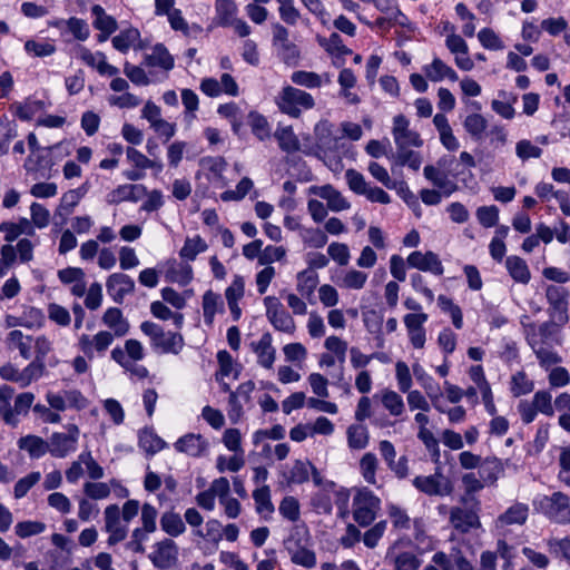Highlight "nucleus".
<instances>
[{"instance_id": "7", "label": "nucleus", "mask_w": 570, "mask_h": 570, "mask_svg": "<svg viewBox=\"0 0 570 570\" xmlns=\"http://www.w3.org/2000/svg\"><path fill=\"white\" fill-rule=\"evenodd\" d=\"M540 507L548 517L558 522L570 520L569 498L562 492H554L550 497H544L540 501Z\"/></svg>"}, {"instance_id": "2", "label": "nucleus", "mask_w": 570, "mask_h": 570, "mask_svg": "<svg viewBox=\"0 0 570 570\" xmlns=\"http://www.w3.org/2000/svg\"><path fill=\"white\" fill-rule=\"evenodd\" d=\"M277 105L284 114L298 118L302 109H311L314 107L315 102L311 94L292 86H287L283 89Z\"/></svg>"}, {"instance_id": "30", "label": "nucleus", "mask_w": 570, "mask_h": 570, "mask_svg": "<svg viewBox=\"0 0 570 570\" xmlns=\"http://www.w3.org/2000/svg\"><path fill=\"white\" fill-rule=\"evenodd\" d=\"M154 346L160 348L163 353L178 354L184 346V337L180 333L164 332Z\"/></svg>"}, {"instance_id": "17", "label": "nucleus", "mask_w": 570, "mask_h": 570, "mask_svg": "<svg viewBox=\"0 0 570 570\" xmlns=\"http://www.w3.org/2000/svg\"><path fill=\"white\" fill-rule=\"evenodd\" d=\"M102 323L109 327L115 336L122 337L125 336L130 328L129 322L124 317L121 309L118 307H109L104 316Z\"/></svg>"}, {"instance_id": "20", "label": "nucleus", "mask_w": 570, "mask_h": 570, "mask_svg": "<svg viewBox=\"0 0 570 570\" xmlns=\"http://www.w3.org/2000/svg\"><path fill=\"white\" fill-rule=\"evenodd\" d=\"M7 342L9 347L17 348L24 360L31 357V351L33 348L32 336L24 335L19 330H13L8 334Z\"/></svg>"}, {"instance_id": "16", "label": "nucleus", "mask_w": 570, "mask_h": 570, "mask_svg": "<svg viewBox=\"0 0 570 570\" xmlns=\"http://www.w3.org/2000/svg\"><path fill=\"white\" fill-rule=\"evenodd\" d=\"M252 347L257 354L258 364L265 368H272L275 362V348L272 345V335L266 332L258 342H253Z\"/></svg>"}, {"instance_id": "3", "label": "nucleus", "mask_w": 570, "mask_h": 570, "mask_svg": "<svg viewBox=\"0 0 570 570\" xmlns=\"http://www.w3.org/2000/svg\"><path fill=\"white\" fill-rule=\"evenodd\" d=\"M79 429L69 424L67 432L52 433L48 440V452L55 458H66L77 449Z\"/></svg>"}, {"instance_id": "9", "label": "nucleus", "mask_w": 570, "mask_h": 570, "mask_svg": "<svg viewBox=\"0 0 570 570\" xmlns=\"http://www.w3.org/2000/svg\"><path fill=\"white\" fill-rule=\"evenodd\" d=\"M112 333L108 331H100L92 337L82 334L79 338V347L86 356L89 358L94 357V352L99 354L105 353L114 342Z\"/></svg>"}, {"instance_id": "26", "label": "nucleus", "mask_w": 570, "mask_h": 570, "mask_svg": "<svg viewBox=\"0 0 570 570\" xmlns=\"http://www.w3.org/2000/svg\"><path fill=\"white\" fill-rule=\"evenodd\" d=\"M505 267L510 276L518 283L528 284L531 274L524 259L519 256H509L505 259Z\"/></svg>"}, {"instance_id": "47", "label": "nucleus", "mask_w": 570, "mask_h": 570, "mask_svg": "<svg viewBox=\"0 0 570 570\" xmlns=\"http://www.w3.org/2000/svg\"><path fill=\"white\" fill-rule=\"evenodd\" d=\"M279 513L292 522H296L299 519V503L294 497H285L278 507Z\"/></svg>"}, {"instance_id": "60", "label": "nucleus", "mask_w": 570, "mask_h": 570, "mask_svg": "<svg viewBox=\"0 0 570 570\" xmlns=\"http://www.w3.org/2000/svg\"><path fill=\"white\" fill-rule=\"evenodd\" d=\"M551 394L547 391H538L533 396L532 405L537 411L546 414L548 416H552L554 414V410L551 403Z\"/></svg>"}, {"instance_id": "63", "label": "nucleus", "mask_w": 570, "mask_h": 570, "mask_svg": "<svg viewBox=\"0 0 570 570\" xmlns=\"http://www.w3.org/2000/svg\"><path fill=\"white\" fill-rule=\"evenodd\" d=\"M48 317L60 326H67L71 321L69 311L56 303L48 305Z\"/></svg>"}, {"instance_id": "61", "label": "nucleus", "mask_w": 570, "mask_h": 570, "mask_svg": "<svg viewBox=\"0 0 570 570\" xmlns=\"http://www.w3.org/2000/svg\"><path fill=\"white\" fill-rule=\"evenodd\" d=\"M363 478L366 482L374 484L375 483V471L377 466L376 456L373 453H365L360 462Z\"/></svg>"}, {"instance_id": "53", "label": "nucleus", "mask_w": 570, "mask_h": 570, "mask_svg": "<svg viewBox=\"0 0 570 570\" xmlns=\"http://www.w3.org/2000/svg\"><path fill=\"white\" fill-rule=\"evenodd\" d=\"M515 154L521 160L525 161L530 158H540L542 149L533 145L530 140L522 139L517 142Z\"/></svg>"}, {"instance_id": "64", "label": "nucleus", "mask_w": 570, "mask_h": 570, "mask_svg": "<svg viewBox=\"0 0 570 570\" xmlns=\"http://www.w3.org/2000/svg\"><path fill=\"white\" fill-rule=\"evenodd\" d=\"M366 279L367 274L361 271L351 269L343 277L342 284L346 288L361 289L364 287Z\"/></svg>"}, {"instance_id": "44", "label": "nucleus", "mask_w": 570, "mask_h": 570, "mask_svg": "<svg viewBox=\"0 0 570 570\" xmlns=\"http://www.w3.org/2000/svg\"><path fill=\"white\" fill-rule=\"evenodd\" d=\"M347 441L352 449L361 450L367 445L368 434L364 426L352 425L347 429Z\"/></svg>"}, {"instance_id": "56", "label": "nucleus", "mask_w": 570, "mask_h": 570, "mask_svg": "<svg viewBox=\"0 0 570 570\" xmlns=\"http://www.w3.org/2000/svg\"><path fill=\"white\" fill-rule=\"evenodd\" d=\"M386 521L382 520L375 523L364 533L363 542L367 548L373 549L377 546L380 539L383 537L386 530Z\"/></svg>"}, {"instance_id": "22", "label": "nucleus", "mask_w": 570, "mask_h": 570, "mask_svg": "<svg viewBox=\"0 0 570 570\" xmlns=\"http://www.w3.org/2000/svg\"><path fill=\"white\" fill-rule=\"evenodd\" d=\"M145 63L150 67H160L165 70H170L174 68V58L164 45L157 43L153 52L145 56Z\"/></svg>"}, {"instance_id": "42", "label": "nucleus", "mask_w": 570, "mask_h": 570, "mask_svg": "<svg viewBox=\"0 0 570 570\" xmlns=\"http://www.w3.org/2000/svg\"><path fill=\"white\" fill-rule=\"evenodd\" d=\"M463 126L473 138L479 139L487 129L488 121L480 114H471L464 119Z\"/></svg>"}, {"instance_id": "6", "label": "nucleus", "mask_w": 570, "mask_h": 570, "mask_svg": "<svg viewBox=\"0 0 570 570\" xmlns=\"http://www.w3.org/2000/svg\"><path fill=\"white\" fill-rule=\"evenodd\" d=\"M413 485L428 495L444 497L453 491L451 481L439 472L433 475L416 476L413 480Z\"/></svg>"}, {"instance_id": "38", "label": "nucleus", "mask_w": 570, "mask_h": 570, "mask_svg": "<svg viewBox=\"0 0 570 570\" xmlns=\"http://www.w3.org/2000/svg\"><path fill=\"white\" fill-rule=\"evenodd\" d=\"M394 158L399 166H407L415 171L420 169L422 164L420 153L410 149V147L396 148Z\"/></svg>"}, {"instance_id": "36", "label": "nucleus", "mask_w": 570, "mask_h": 570, "mask_svg": "<svg viewBox=\"0 0 570 570\" xmlns=\"http://www.w3.org/2000/svg\"><path fill=\"white\" fill-rule=\"evenodd\" d=\"M413 373L419 382L423 385L426 391V394L431 400H440L442 396L440 386L434 382V380L425 373L423 367L420 364L413 365Z\"/></svg>"}, {"instance_id": "51", "label": "nucleus", "mask_w": 570, "mask_h": 570, "mask_svg": "<svg viewBox=\"0 0 570 570\" xmlns=\"http://www.w3.org/2000/svg\"><path fill=\"white\" fill-rule=\"evenodd\" d=\"M476 217L483 227H493L499 220V208L494 205L479 207L476 210Z\"/></svg>"}, {"instance_id": "1", "label": "nucleus", "mask_w": 570, "mask_h": 570, "mask_svg": "<svg viewBox=\"0 0 570 570\" xmlns=\"http://www.w3.org/2000/svg\"><path fill=\"white\" fill-rule=\"evenodd\" d=\"M381 508V500L367 488L358 489L353 498V518L360 527L370 525Z\"/></svg>"}, {"instance_id": "58", "label": "nucleus", "mask_w": 570, "mask_h": 570, "mask_svg": "<svg viewBox=\"0 0 570 570\" xmlns=\"http://www.w3.org/2000/svg\"><path fill=\"white\" fill-rule=\"evenodd\" d=\"M479 41L485 49L500 50L503 43L499 36L490 28H483L478 33Z\"/></svg>"}, {"instance_id": "5", "label": "nucleus", "mask_w": 570, "mask_h": 570, "mask_svg": "<svg viewBox=\"0 0 570 570\" xmlns=\"http://www.w3.org/2000/svg\"><path fill=\"white\" fill-rule=\"evenodd\" d=\"M392 135L396 148L421 147L423 145L419 132L410 129V121L404 115H396L393 118Z\"/></svg>"}, {"instance_id": "55", "label": "nucleus", "mask_w": 570, "mask_h": 570, "mask_svg": "<svg viewBox=\"0 0 570 570\" xmlns=\"http://www.w3.org/2000/svg\"><path fill=\"white\" fill-rule=\"evenodd\" d=\"M41 479L40 472H31L28 475L21 478L14 485V497L20 499L24 497L28 491L37 484Z\"/></svg>"}, {"instance_id": "32", "label": "nucleus", "mask_w": 570, "mask_h": 570, "mask_svg": "<svg viewBox=\"0 0 570 570\" xmlns=\"http://www.w3.org/2000/svg\"><path fill=\"white\" fill-rule=\"evenodd\" d=\"M308 547L309 546H303L287 550L291 561L296 566H301L307 569L314 568L317 563L316 553Z\"/></svg>"}, {"instance_id": "41", "label": "nucleus", "mask_w": 570, "mask_h": 570, "mask_svg": "<svg viewBox=\"0 0 570 570\" xmlns=\"http://www.w3.org/2000/svg\"><path fill=\"white\" fill-rule=\"evenodd\" d=\"M14 115L21 120H31L33 116L45 108L41 100H28L24 104H17L13 106Z\"/></svg>"}, {"instance_id": "48", "label": "nucleus", "mask_w": 570, "mask_h": 570, "mask_svg": "<svg viewBox=\"0 0 570 570\" xmlns=\"http://www.w3.org/2000/svg\"><path fill=\"white\" fill-rule=\"evenodd\" d=\"M393 564L395 570H417L421 560L414 553L405 551L393 558Z\"/></svg>"}, {"instance_id": "11", "label": "nucleus", "mask_w": 570, "mask_h": 570, "mask_svg": "<svg viewBox=\"0 0 570 570\" xmlns=\"http://www.w3.org/2000/svg\"><path fill=\"white\" fill-rule=\"evenodd\" d=\"M106 287L111 298L116 303L121 304L125 296L135 291V282L127 274L114 273L107 278Z\"/></svg>"}, {"instance_id": "45", "label": "nucleus", "mask_w": 570, "mask_h": 570, "mask_svg": "<svg viewBox=\"0 0 570 570\" xmlns=\"http://www.w3.org/2000/svg\"><path fill=\"white\" fill-rule=\"evenodd\" d=\"M511 392L514 396H521L529 394L534 389L533 381L527 377V374L522 371L515 373L511 380Z\"/></svg>"}, {"instance_id": "27", "label": "nucleus", "mask_w": 570, "mask_h": 570, "mask_svg": "<svg viewBox=\"0 0 570 570\" xmlns=\"http://www.w3.org/2000/svg\"><path fill=\"white\" fill-rule=\"evenodd\" d=\"M138 444L148 455H154L167 446V443L149 429L139 432Z\"/></svg>"}, {"instance_id": "33", "label": "nucleus", "mask_w": 570, "mask_h": 570, "mask_svg": "<svg viewBox=\"0 0 570 570\" xmlns=\"http://www.w3.org/2000/svg\"><path fill=\"white\" fill-rule=\"evenodd\" d=\"M275 138L277 139L278 146L283 151L292 154L299 150V140L291 126L278 128L275 131Z\"/></svg>"}, {"instance_id": "62", "label": "nucleus", "mask_w": 570, "mask_h": 570, "mask_svg": "<svg viewBox=\"0 0 570 570\" xmlns=\"http://www.w3.org/2000/svg\"><path fill=\"white\" fill-rule=\"evenodd\" d=\"M285 255H286V250L284 247H282V246L276 247V246L268 245L261 253V255L258 257V263H259V265L268 266L273 262H278V261L283 259L285 257Z\"/></svg>"}, {"instance_id": "49", "label": "nucleus", "mask_w": 570, "mask_h": 570, "mask_svg": "<svg viewBox=\"0 0 570 570\" xmlns=\"http://www.w3.org/2000/svg\"><path fill=\"white\" fill-rule=\"evenodd\" d=\"M291 80L298 86L307 88H318L322 85L320 75L312 71H295L291 76Z\"/></svg>"}, {"instance_id": "28", "label": "nucleus", "mask_w": 570, "mask_h": 570, "mask_svg": "<svg viewBox=\"0 0 570 570\" xmlns=\"http://www.w3.org/2000/svg\"><path fill=\"white\" fill-rule=\"evenodd\" d=\"M160 527L170 537H178L186 531V525L180 514L174 511H167L161 514Z\"/></svg>"}, {"instance_id": "39", "label": "nucleus", "mask_w": 570, "mask_h": 570, "mask_svg": "<svg viewBox=\"0 0 570 570\" xmlns=\"http://www.w3.org/2000/svg\"><path fill=\"white\" fill-rule=\"evenodd\" d=\"M546 296L556 311L566 309L568 291L563 286L549 285L546 289Z\"/></svg>"}, {"instance_id": "25", "label": "nucleus", "mask_w": 570, "mask_h": 570, "mask_svg": "<svg viewBox=\"0 0 570 570\" xmlns=\"http://www.w3.org/2000/svg\"><path fill=\"white\" fill-rule=\"evenodd\" d=\"M317 195L327 202L328 208L333 212H341L350 208V203L331 185L320 187Z\"/></svg>"}, {"instance_id": "13", "label": "nucleus", "mask_w": 570, "mask_h": 570, "mask_svg": "<svg viewBox=\"0 0 570 570\" xmlns=\"http://www.w3.org/2000/svg\"><path fill=\"white\" fill-rule=\"evenodd\" d=\"M316 147L322 151H334L338 148V138L333 134V125L322 120L314 128Z\"/></svg>"}, {"instance_id": "29", "label": "nucleus", "mask_w": 570, "mask_h": 570, "mask_svg": "<svg viewBox=\"0 0 570 570\" xmlns=\"http://www.w3.org/2000/svg\"><path fill=\"white\" fill-rule=\"evenodd\" d=\"M425 75L434 82L441 81L444 78H449L452 81L458 80L456 72L439 58H434L432 63L425 67Z\"/></svg>"}, {"instance_id": "46", "label": "nucleus", "mask_w": 570, "mask_h": 570, "mask_svg": "<svg viewBox=\"0 0 570 570\" xmlns=\"http://www.w3.org/2000/svg\"><path fill=\"white\" fill-rule=\"evenodd\" d=\"M253 498L256 503V510L258 513L274 512V505L271 501V490L268 485H263L253 492Z\"/></svg>"}, {"instance_id": "57", "label": "nucleus", "mask_w": 570, "mask_h": 570, "mask_svg": "<svg viewBox=\"0 0 570 570\" xmlns=\"http://www.w3.org/2000/svg\"><path fill=\"white\" fill-rule=\"evenodd\" d=\"M396 191L401 196V198L405 202V204L415 213L416 216H420L421 206L417 197L410 190L407 184L405 181L396 183Z\"/></svg>"}, {"instance_id": "54", "label": "nucleus", "mask_w": 570, "mask_h": 570, "mask_svg": "<svg viewBox=\"0 0 570 570\" xmlns=\"http://www.w3.org/2000/svg\"><path fill=\"white\" fill-rule=\"evenodd\" d=\"M46 529L45 523L39 521H22L16 524V534L20 538H28L42 533Z\"/></svg>"}, {"instance_id": "52", "label": "nucleus", "mask_w": 570, "mask_h": 570, "mask_svg": "<svg viewBox=\"0 0 570 570\" xmlns=\"http://www.w3.org/2000/svg\"><path fill=\"white\" fill-rule=\"evenodd\" d=\"M345 177H346L348 187L354 193H356L358 195L366 194L370 186L361 173L356 171L355 169H347L345 173Z\"/></svg>"}, {"instance_id": "23", "label": "nucleus", "mask_w": 570, "mask_h": 570, "mask_svg": "<svg viewBox=\"0 0 570 570\" xmlns=\"http://www.w3.org/2000/svg\"><path fill=\"white\" fill-rule=\"evenodd\" d=\"M286 551L303 546H311V534L305 523H296L292 527L288 537L284 540Z\"/></svg>"}, {"instance_id": "8", "label": "nucleus", "mask_w": 570, "mask_h": 570, "mask_svg": "<svg viewBox=\"0 0 570 570\" xmlns=\"http://www.w3.org/2000/svg\"><path fill=\"white\" fill-rule=\"evenodd\" d=\"M178 548L174 540L164 539L155 544V551L149 556L158 569H168L177 561Z\"/></svg>"}, {"instance_id": "59", "label": "nucleus", "mask_w": 570, "mask_h": 570, "mask_svg": "<svg viewBox=\"0 0 570 570\" xmlns=\"http://www.w3.org/2000/svg\"><path fill=\"white\" fill-rule=\"evenodd\" d=\"M24 50L35 57H48L55 53L56 47L50 42L28 40L24 43Z\"/></svg>"}, {"instance_id": "21", "label": "nucleus", "mask_w": 570, "mask_h": 570, "mask_svg": "<svg viewBox=\"0 0 570 570\" xmlns=\"http://www.w3.org/2000/svg\"><path fill=\"white\" fill-rule=\"evenodd\" d=\"M529 515V507L524 503H514L504 513L498 518V522L502 525L519 524L527 522Z\"/></svg>"}, {"instance_id": "15", "label": "nucleus", "mask_w": 570, "mask_h": 570, "mask_svg": "<svg viewBox=\"0 0 570 570\" xmlns=\"http://www.w3.org/2000/svg\"><path fill=\"white\" fill-rule=\"evenodd\" d=\"M147 194L144 185H121L107 195L108 204H119L125 200L138 202L141 196Z\"/></svg>"}, {"instance_id": "19", "label": "nucleus", "mask_w": 570, "mask_h": 570, "mask_svg": "<svg viewBox=\"0 0 570 570\" xmlns=\"http://www.w3.org/2000/svg\"><path fill=\"white\" fill-rule=\"evenodd\" d=\"M86 186H81L77 189H70L65 193L60 199V204L55 213L56 217L61 218V223H65L67 216L71 214L72 209L79 204L80 199L86 194Z\"/></svg>"}, {"instance_id": "18", "label": "nucleus", "mask_w": 570, "mask_h": 570, "mask_svg": "<svg viewBox=\"0 0 570 570\" xmlns=\"http://www.w3.org/2000/svg\"><path fill=\"white\" fill-rule=\"evenodd\" d=\"M504 473L503 462L493 456L482 461L479 468V475L485 485H494L500 476Z\"/></svg>"}, {"instance_id": "31", "label": "nucleus", "mask_w": 570, "mask_h": 570, "mask_svg": "<svg viewBox=\"0 0 570 570\" xmlns=\"http://www.w3.org/2000/svg\"><path fill=\"white\" fill-rule=\"evenodd\" d=\"M318 284V275L312 269H305L297 274V291L311 302V297Z\"/></svg>"}, {"instance_id": "43", "label": "nucleus", "mask_w": 570, "mask_h": 570, "mask_svg": "<svg viewBox=\"0 0 570 570\" xmlns=\"http://www.w3.org/2000/svg\"><path fill=\"white\" fill-rule=\"evenodd\" d=\"M46 370V364L33 360L21 371V387L28 386L32 381L40 379Z\"/></svg>"}, {"instance_id": "4", "label": "nucleus", "mask_w": 570, "mask_h": 570, "mask_svg": "<svg viewBox=\"0 0 570 570\" xmlns=\"http://www.w3.org/2000/svg\"><path fill=\"white\" fill-rule=\"evenodd\" d=\"M266 307V316L272 325L281 332L293 333L295 331V322L282 303L275 296H266L264 298Z\"/></svg>"}, {"instance_id": "24", "label": "nucleus", "mask_w": 570, "mask_h": 570, "mask_svg": "<svg viewBox=\"0 0 570 570\" xmlns=\"http://www.w3.org/2000/svg\"><path fill=\"white\" fill-rule=\"evenodd\" d=\"M18 445L21 450L27 451L33 459H39L48 452V441L37 435H27L20 438Z\"/></svg>"}, {"instance_id": "10", "label": "nucleus", "mask_w": 570, "mask_h": 570, "mask_svg": "<svg viewBox=\"0 0 570 570\" xmlns=\"http://www.w3.org/2000/svg\"><path fill=\"white\" fill-rule=\"evenodd\" d=\"M407 264L412 268H416L422 272H430L436 276H441L444 273L442 262L439 256L433 252H413L406 259Z\"/></svg>"}, {"instance_id": "35", "label": "nucleus", "mask_w": 570, "mask_h": 570, "mask_svg": "<svg viewBox=\"0 0 570 570\" xmlns=\"http://www.w3.org/2000/svg\"><path fill=\"white\" fill-rule=\"evenodd\" d=\"M312 463L309 461L296 460L288 474L284 473V476L288 484H302L309 480V468Z\"/></svg>"}, {"instance_id": "37", "label": "nucleus", "mask_w": 570, "mask_h": 570, "mask_svg": "<svg viewBox=\"0 0 570 570\" xmlns=\"http://www.w3.org/2000/svg\"><path fill=\"white\" fill-rule=\"evenodd\" d=\"M207 249L206 242L200 236L187 237L179 255L186 261H195L197 255Z\"/></svg>"}, {"instance_id": "12", "label": "nucleus", "mask_w": 570, "mask_h": 570, "mask_svg": "<svg viewBox=\"0 0 570 570\" xmlns=\"http://www.w3.org/2000/svg\"><path fill=\"white\" fill-rule=\"evenodd\" d=\"M174 446L177 452L197 458L207 450L208 442L200 434L188 433L179 438Z\"/></svg>"}, {"instance_id": "34", "label": "nucleus", "mask_w": 570, "mask_h": 570, "mask_svg": "<svg viewBox=\"0 0 570 570\" xmlns=\"http://www.w3.org/2000/svg\"><path fill=\"white\" fill-rule=\"evenodd\" d=\"M91 13L95 17L94 27L96 29L108 33H112L117 30L118 24L116 19L111 16H108L101 6L95 4L91 8Z\"/></svg>"}, {"instance_id": "40", "label": "nucleus", "mask_w": 570, "mask_h": 570, "mask_svg": "<svg viewBox=\"0 0 570 570\" xmlns=\"http://www.w3.org/2000/svg\"><path fill=\"white\" fill-rule=\"evenodd\" d=\"M139 36L137 29H126L112 38V46L118 51L126 52L138 40Z\"/></svg>"}, {"instance_id": "14", "label": "nucleus", "mask_w": 570, "mask_h": 570, "mask_svg": "<svg viewBox=\"0 0 570 570\" xmlns=\"http://www.w3.org/2000/svg\"><path fill=\"white\" fill-rule=\"evenodd\" d=\"M450 522L454 529L462 533H466L480 525L479 517L474 511L458 507L451 510Z\"/></svg>"}, {"instance_id": "50", "label": "nucleus", "mask_w": 570, "mask_h": 570, "mask_svg": "<svg viewBox=\"0 0 570 570\" xmlns=\"http://www.w3.org/2000/svg\"><path fill=\"white\" fill-rule=\"evenodd\" d=\"M382 403L384 407L394 416H399L403 413V400L394 391H386L382 396Z\"/></svg>"}]
</instances>
